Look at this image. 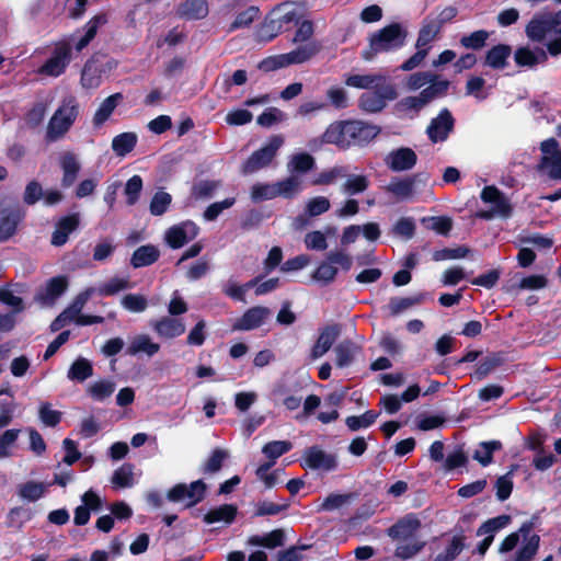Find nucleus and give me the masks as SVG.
I'll use <instances>...</instances> for the list:
<instances>
[{
	"label": "nucleus",
	"mask_w": 561,
	"mask_h": 561,
	"mask_svg": "<svg viewBox=\"0 0 561 561\" xmlns=\"http://www.w3.org/2000/svg\"><path fill=\"white\" fill-rule=\"evenodd\" d=\"M407 32L400 24L394 23L374 33L369 39V48L363 51V58L371 60L379 53H388L403 46Z\"/></svg>",
	"instance_id": "nucleus-1"
},
{
	"label": "nucleus",
	"mask_w": 561,
	"mask_h": 561,
	"mask_svg": "<svg viewBox=\"0 0 561 561\" xmlns=\"http://www.w3.org/2000/svg\"><path fill=\"white\" fill-rule=\"evenodd\" d=\"M80 112V105L76 96L66 95L51 116L48 124V135L57 138L67 133L76 122Z\"/></svg>",
	"instance_id": "nucleus-2"
},
{
	"label": "nucleus",
	"mask_w": 561,
	"mask_h": 561,
	"mask_svg": "<svg viewBox=\"0 0 561 561\" xmlns=\"http://www.w3.org/2000/svg\"><path fill=\"white\" fill-rule=\"evenodd\" d=\"M353 260L344 250L330 251L325 260L322 261L312 273V279L322 285L331 284L337 273L339 267L345 272L352 268Z\"/></svg>",
	"instance_id": "nucleus-3"
},
{
	"label": "nucleus",
	"mask_w": 561,
	"mask_h": 561,
	"mask_svg": "<svg viewBox=\"0 0 561 561\" xmlns=\"http://www.w3.org/2000/svg\"><path fill=\"white\" fill-rule=\"evenodd\" d=\"M283 144L284 138L279 135L270 138L261 149L254 151L243 163L242 172L252 174L270 165Z\"/></svg>",
	"instance_id": "nucleus-4"
},
{
	"label": "nucleus",
	"mask_w": 561,
	"mask_h": 561,
	"mask_svg": "<svg viewBox=\"0 0 561 561\" xmlns=\"http://www.w3.org/2000/svg\"><path fill=\"white\" fill-rule=\"evenodd\" d=\"M397 98V91L393 84L388 81L375 88L373 91L363 93L358 100L359 107L367 113L381 112L388 101Z\"/></svg>",
	"instance_id": "nucleus-5"
},
{
	"label": "nucleus",
	"mask_w": 561,
	"mask_h": 561,
	"mask_svg": "<svg viewBox=\"0 0 561 561\" xmlns=\"http://www.w3.org/2000/svg\"><path fill=\"white\" fill-rule=\"evenodd\" d=\"M206 491V484L202 480L194 481L190 484L179 483L169 490L167 497L173 503H184L186 507H191L199 503Z\"/></svg>",
	"instance_id": "nucleus-6"
},
{
	"label": "nucleus",
	"mask_w": 561,
	"mask_h": 561,
	"mask_svg": "<svg viewBox=\"0 0 561 561\" xmlns=\"http://www.w3.org/2000/svg\"><path fill=\"white\" fill-rule=\"evenodd\" d=\"M540 150L542 153L539 169L545 171L549 178L553 180L561 179V150L558 142L553 138L546 139L541 142Z\"/></svg>",
	"instance_id": "nucleus-7"
},
{
	"label": "nucleus",
	"mask_w": 561,
	"mask_h": 561,
	"mask_svg": "<svg viewBox=\"0 0 561 561\" xmlns=\"http://www.w3.org/2000/svg\"><path fill=\"white\" fill-rule=\"evenodd\" d=\"M481 199L492 206L491 210L481 211L479 216L491 219L494 216L507 217L512 207L508 199L494 186H486L481 193Z\"/></svg>",
	"instance_id": "nucleus-8"
},
{
	"label": "nucleus",
	"mask_w": 561,
	"mask_h": 561,
	"mask_svg": "<svg viewBox=\"0 0 561 561\" xmlns=\"http://www.w3.org/2000/svg\"><path fill=\"white\" fill-rule=\"evenodd\" d=\"M455 119L447 108H443L438 115L430 122L426 135L431 142H444L454 130Z\"/></svg>",
	"instance_id": "nucleus-9"
},
{
	"label": "nucleus",
	"mask_w": 561,
	"mask_h": 561,
	"mask_svg": "<svg viewBox=\"0 0 561 561\" xmlns=\"http://www.w3.org/2000/svg\"><path fill=\"white\" fill-rule=\"evenodd\" d=\"M302 460L304 466L312 470L329 472L337 468L336 456L322 450L318 446L306 449Z\"/></svg>",
	"instance_id": "nucleus-10"
},
{
	"label": "nucleus",
	"mask_w": 561,
	"mask_h": 561,
	"mask_svg": "<svg viewBox=\"0 0 561 561\" xmlns=\"http://www.w3.org/2000/svg\"><path fill=\"white\" fill-rule=\"evenodd\" d=\"M199 232V228L191 220L174 225L165 232V242L172 249H180L190 241L194 240Z\"/></svg>",
	"instance_id": "nucleus-11"
},
{
	"label": "nucleus",
	"mask_w": 561,
	"mask_h": 561,
	"mask_svg": "<svg viewBox=\"0 0 561 561\" xmlns=\"http://www.w3.org/2000/svg\"><path fill=\"white\" fill-rule=\"evenodd\" d=\"M70 62V47L65 44H58L50 58L38 69L39 75L58 77L65 72Z\"/></svg>",
	"instance_id": "nucleus-12"
},
{
	"label": "nucleus",
	"mask_w": 561,
	"mask_h": 561,
	"mask_svg": "<svg viewBox=\"0 0 561 561\" xmlns=\"http://www.w3.org/2000/svg\"><path fill=\"white\" fill-rule=\"evenodd\" d=\"M510 516L500 515L488 519L479 527V529L477 530V536L483 537V539L478 545L477 550L481 556H483L486 552V550L493 542L496 533L505 528L510 524Z\"/></svg>",
	"instance_id": "nucleus-13"
},
{
	"label": "nucleus",
	"mask_w": 561,
	"mask_h": 561,
	"mask_svg": "<svg viewBox=\"0 0 561 561\" xmlns=\"http://www.w3.org/2000/svg\"><path fill=\"white\" fill-rule=\"evenodd\" d=\"M380 133L376 125L360 121H346V134L350 138V146H364L370 142Z\"/></svg>",
	"instance_id": "nucleus-14"
},
{
	"label": "nucleus",
	"mask_w": 561,
	"mask_h": 561,
	"mask_svg": "<svg viewBox=\"0 0 561 561\" xmlns=\"http://www.w3.org/2000/svg\"><path fill=\"white\" fill-rule=\"evenodd\" d=\"M416 162L417 154L409 147L393 149L385 158L386 165L393 172L409 171Z\"/></svg>",
	"instance_id": "nucleus-15"
},
{
	"label": "nucleus",
	"mask_w": 561,
	"mask_h": 561,
	"mask_svg": "<svg viewBox=\"0 0 561 561\" xmlns=\"http://www.w3.org/2000/svg\"><path fill=\"white\" fill-rule=\"evenodd\" d=\"M271 311L266 307H252L248 309L232 324L233 331H251L261 327L270 317Z\"/></svg>",
	"instance_id": "nucleus-16"
},
{
	"label": "nucleus",
	"mask_w": 561,
	"mask_h": 561,
	"mask_svg": "<svg viewBox=\"0 0 561 561\" xmlns=\"http://www.w3.org/2000/svg\"><path fill=\"white\" fill-rule=\"evenodd\" d=\"M551 13L536 14L526 26V34L534 42H542L554 33Z\"/></svg>",
	"instance_id": "nucleus-17"
},
{
	"label": "nucleus",
	"mask_w": 561,
	"mask_h": 561,
	"mask_svg": "<svg viewBox=\"0 0 561 561\" xmlns=\"http://www.w3.org/2000/svg\"><path fill=\"white\" fill-rule=\"evenodd\" d=\"M420 175L407 178H393L387 185V192L391 193L398 199L409 201L415 195L414 186L419 182Z\"/></svg>",
	"instance_id": "nucleus-18"
},
{
	"label": "nucleus",
	"mask_w": 561,
	"mask_h": 561,
	"mask_svg": "<svg viewBox=\"0 0 561 561\" xmlns=\"http://www.w3.org/2000/svg\"><path fill=\"white\" fill-rule=\"evenodd\" d=\"M24 214L18 208L0 207V241L10 239L16 231Z\"/></svg>",
	"instance_id": "nucleus-19"
},
{
	"label": "nucleus",
	"mask_w": 561,
	"mask_h": 561,
	"mask_svg": "<svg viewBox=\"0 0 561 561\" xmlns=\"http://www.w3.org/2000/svg\"><path fill=\"white\" fill-rule=\"evenodd\" d=\"M150 325L163 339H174L185 332L183 321L171 317H162L159 320L152 321Z\"/></svg>",
	"instance_id": "nucleus-20"
},
{
	"label": "nucleus",
	"mask_w": 561,
	"mask_h": 561,
	"mask_svg": "<svg viewBox=\"0 0 561 561\" xmlns=\"http://www.w3.org/2000/svg\"><path fill=\"white\" fill-rule=\"evenodd\" d=\"M50 485L48 482L27 480L18 484L16 494L22 501L37 502L47 494Z\"/></svg>",
	"instance_id": "nucleus-21"
},
{
	"label": "nucleus",
	"mask_w": 561,
	"mask_h": 561,
	"mask_svg": "<svg viewBox=\"0 0 561 561\" xmlns=\"http://www.w3.org/2000/svg\"><path fill=\"white\" fill-rule=\"evenodd\" d=\"M160 351V344L156 343L148 334L135 335L126 350V353L130 356L138 354H145L148 357H152Z\"/></svg>",
	"instance_id": "nucleus-22"
},
{
	"label": "nucleus",
	"mask_w": 561,
	"mask_h": 561,
	"mask_svg": "<svg viewBox=\"0 0 561 561\" xmlns=\"http://www.w3.org/2000/svg\"><path fill=\"white\" fill-rule=\"evenodd\" d=\"M79 214L62 217L56 224V229L51 236V243L61 247L68 241V237L79 226Z\"/></svg>",
	"instance_id": "nucleus-23"
},
{
	"label": "nucleus",
	"mask_w": 561,
	"mask_h": 561,
	"mask_svg": "<svg viewBox=\"0 0 561 561\" xmlns=\"http://www.w3.org/2000/svg\"><path fill=\"white\" fill-rule=\"evenodd\" d=\"M320 48L317 42H308L289 53L282 54V58L287 66L304 64L316 56L320 51Z\"/></svg>",
	"instance_id": "nucleus-24"
},
{
	"label": "nucleus",
	"mask_w": 561,
	"mask_h": 561,
	"mask_svg": "<svg viewBox=\"0 0 561 561\" xmlns=\"http://www.w3.org/2000/svg\"><path fill=\"white\" fill-rule=\"evenodd\" d=\"M339 334L340 331L335 325H329L324 328L320 332V335L311 350V359L314 360L322 357L331 348Z\"/></svg>",
	"instance_id": "nucleus-25"
},
{
	"label": "nucleus",
	"mask_w": 561,
	"mask_h": 561,
	"mask_svg": "<svg viewBox=\"0 0 561 561\" xmlns=\"http://www.w3.org/2000/svg\"><path fill=\"white\" fill-rule=\"evenodd\" d=\"M420 528V522L416 517L408 515L388 530V535L393 539H408L414 536Z\"/></svg>",
	"instance_id": "nucleus-26"
},
{
	"label": "nucleus",
	"mask_w": 561,
	"mask_h": 561,
	"mask_svg": "<svg viewBox=\"0 0 561 561\" xmlns=\"http://www.w3.org/2000/svg\"><path fill=\"white\" fill-rule=\"evenodd\" d=\"M387 81V77L379 73L351 75L345 79L346 85L365 90H374Z\"/></svg>",
	"instance_id": "nucleus-27"
},
{
	"label": "nucleus",
	"mask_w": 561,
	"mask_h": 561,
	"mask_svg": "<svg viewBox=\"0 0 561 561\" xmlns=\"http://www.w3.org/2000/svg\"><path fill=\"white\" fill-rule=\"evenodd\" d=\"M322 140L327 144H333L341 148L350 147V138L346 134V122H336L331 124L323 133Z\"/></svg>",
	"instance_id": "nucleus-28"
},
{
	"label": "nucleus",
	"mask_w": 561,
	"mask_h": 561,
	"mask_svg": "<svg viewBox=\"0 0 561 561\" xmlns=\"http://www.w3.org/2000/svg\"><path fill=\"white\" fill-rule=\"evenodd\" d=\"M123 100L122 93H114L106 98L98 107L93 116L95 127L102 126L113 114L118 103Z\"/></svg>",
	"instance_id": "nucleus-29"
},
{
	"label": "nucleus",
	"mask_w": 561,
	"mask_h": 561,
	"mask_svg": "<svg viewBox=\"0 0 561 561\" xmlns=\"http://www.w3.org/2000/svg\"><path fill=\"white\" fill-rule=\"evenodd\" d=\"M160 256V251L152 244L139 247L133 254L130 264L135 268L153 264Z\"/></svg>",
	"instance_id": "nucleus-30"
},
{
	"label": "nucleus",
	"mask_w": 561,
	"mask_h": 561,
	"mask_svg": "<svg viewBox=\"0 0 561 561\" xmlns=\"http://www.w3.org/2000/svg\"><path fill=\"white\" fill-rule=\"evenodd\" d=\"M180 15L187 20L204 19L208 14L206 0H185L179 9Z\"/></svg>",
	"instance_id": "nucleus-31"
},
{
	"label": "nucleus",
	"mask_w": 561,
	"mask_h": 561,
	"mask_svg": "<svg viewBox=\"0 0 561 561\" xmlns=\"http://www.w3.org/2000/svg\"><path fill=\"white\" fill-rule=\"evenodd\" d=\"M67 287L68 282L66 277H54L47 283L44 293L38 296V299L45 304H53L66 291Z\"/></svg>",
	"instance_id": "nucleus-32"
},
{
	"label": "nucleus",
	"mask_w": 561,
	"mask_h": 561,
	"mask_svg": "<svg viewBox=\"0 0 561 561\" xmlns=\"http://www.w3.org/2000/svg\"><path fill=\"white\" fill-rule=\"evenodd\" d=\"M129 288H131V285L126 276H114L95 287L96 294L100 296H114Z\"/></svg>",
	"instance_id": "nucleus-33"
},
{
	"label": "nucleus",
	"mask_w": 561,
	"mask_h": 561,
	"mask_svg": "<svg viewBox=\"0 0 561 561\" xmlns=\"http://www.w3.org/2000/svg\"><path fill=\"white\" fill-rule=\"evenodd\" d=\"M134 465L124 463L118 469H116L112 476V483L115 488L125 489L131 488L136 484L137 478L134 472Z\"/></svg>",
	"instance_id": "nucleus-34"
},
{
	"label": "nucleus",
	"mask_w": 561,
	"mask_h": 561,
	"mask_svg": "<svg viewBox=\"0 0 561 561\" xmlns=\"http://www.w3.org/2000/svg\"><path fill=\"white\" fill-rule=\"evenodd\" d=\"M357 352L358 347L352 341L346 340L339 343L334 347V353L336 356V366L340 368L350 366L353 363Z\"/></svg>",
	"instance_id": "nucleus-35"
},
{
	"label": "nucleus",
	"mask_w": 561,
	"mask_h": 561,
	"mask_svg": "<svg viewBox=\"0 0 561 561\" xmlns=\"http://www.w3.org/2000/svg\"><path fill=\"white\" fill-rule=\"evenodd\" d=\"M256 285V279H252L243 285L237 283L236 279L229 278L222 285V293L229 298L245 302V294L249 289Z\"/></svg>",
	"instance_id": "nucleus-36"
},
{
	"label": "nucleus",
	"mask_w": 561,
	"mask_h": 561,
	"mask_svg": "<svg viewBox=\"0 0 561 561\" xmlns=\"http://www.w3.org/2000/svg\"><path fill=\"white\" fill-rule=\"evenodd\" d=\"M512 49L508 45L499 44L492 47L485 56V65L494 69H503Z\"/></svg>",
	"instance_id": "nucleus-37"
},
{
	"label": "nucleus",
	"mask_w": 561,
	"mask_h": 561,
	"mask_svg": "<svg viewBox=\"0 0 561 561\" xmlns=\"http://www.w3.org/2000/svg\"><path fill=\"white\" fill-rule=\"evenodd\" d=\"M284 534L282 530L276 529L263 536H251L247 545L250 547H264L267 549H274L283 545Z\"/></svg>",
	"instance_id": "nucleus-38"
},
{
	"label": "nucleus",
	"mask_w": 561,
	"mask_h": 561,
	"mask_svg": "<svg viewBox=\"0 0 561 561\" xmlns=\"http://www.w3.org/2000/svg\"><path fill=\"white\" fill-rule=\"evenodd\" d=\"M22 291L16 288H12L11 286H5L0 288V302L10 307L12 312L10 314H15L24 309L23 300L19 296Z\"/></svg>",
	"instance_id": "nucleus-39"
},
{
	"label": "nucleus",
	"mask_w": 561,
	"mask_h": 561,
	"mask_svg": "<svg viewBox=\"0 0 561 561\" xmlns=\"http://www.w3.org/2000/svg\"><path fill=\"white\" fill-rule=\"evenodd\" d=\"M102 81V70L93 61H88L81 73V85L83 89H96Z\"/></svg>",
	"instance_id": "nucleus-40"
},
{
	"label": "nucleus",
	"mask_w": 561,
	"mask_h": 561,
	"mask_svg": "<svg viewBox=\"0 0 561 561\" xmlns=\"http://www.w3.org/2000/svg\"><path fill=\"white\" fill-rule=\"evenodd\" d=\"M237 514V508L233 505H221L217 508H214L209 511L205 517L204 520L207 524H215V523H225L230 524L233 522Z\"/></svg>",
	"instance_id": "nucleus-41"
},
{
	"label": "nucleus",
	"mask_w": 561,
	"mask_h": 561,
	"mask_svg": "<svg viewBox=\"0 0 561 561\" xmlns=\"http://www.w3.org/2000/svg\"><path fill=\"white\" fill-rule=\"evenodd\" d=\"M533 530V523H524L519 529L510 534L500 545L499 552L506 553L514 550L519 543L520 539L524 540Z\"/></svg>",
	"instance_id": "nucleus-42"
},
{
	"label": "nucleus",
	"mask_w": 561,
	"mask_h": 561,
	"mask_svg": "<svg viewBox=\"0 0 561 561\" xmlns=\"http://www.w3.org/2000/svg\"><path fill=\"white\" fill-rule=\"evenodd\" d=\"M540 538L538 535L529 534L518 548L514 561H530L537 553Z\"/></svg>",
	"instance_id": "nucleus-43"
},
{
	"label": "nucleus",
	"mask_w": 561,
	"mask_h": 561,
	"mask_svg": "<svg viewBox=\"0 0 561 561\" xmlns=\"http://www.w3.org/2000/svg\"><path fill=\"white\" fill-rule=\"evenodd\" d=\"M93 375V367L90 360L83 357L76 359L70 366L67 377L70 380L83 382Z\"/></svg>",
	"instance_id": "nucleus-44"
},
{
	"label": "nucleus",
	"mask_w": 561,
	"mask_h": 561,
	"mask_svg": "<svg viewBox=\"0 0 561 561\" xmlns=\"http://www.w3.org/2000/svg\"><path fill=\"white\" fill-rule=\"evenodd\" d=\"M440 32V23L428 22L422 26L419 32L415 47L416 49L428 48L431 43L434 42Z\"/></svg>",
	"instance_id": "nucleus-45"
},
{
	"label": "nucleus",
	"mask_w": 561,
	"mask_h": 561,
	"mask_svg": "<svg viewBox=\"0 0 561 561\" xmlns=\"http://www.w3.org/2000/svg\"><path fill=\"white\" fill-rule=\"evenodd\" d=\"M276 195L290 198L298 194L301 190V180L291 174L290 176L275 183Z\"/></svg>",
	"instance_id": "nucleus-46"
},
{
	"label": "nucleus",
	"mask_w": 561,
	"mask_h": 561,
	"mask_svg": "<svg viewBox=\"0 0 561 561\" xmlns=\"http://www.w3.org/2000/svg\"><path fill=\"white\" fill-rule=\"evenodd\" d=\"M514 58L518 66L534 67L546 59V53L541 49L533 51L529 48L520 47L515 51Z\"/></svg>",
	"instance_id": "nucleus-47"
},
{
	"label": "nucleus",
	"mask_w": 561,
	"mask_h": 561,
	"mask_svg": "<svg viewBox=\"0 0 561 561\" xmlns=\"http://www.w3.org/2000/svg\"><path fill=\"white\" fill-rule=\"evenodd\" d=\"M136 142V134L123 133L114 137L112 141V149L117 156L124 157L135 148Z\"/></svg>",
	"instance_id": "nucleus-48"
},
{
	"label": "nucleus",
	"mask_w": 561,
	"mask_h": 561,
	"mask_svg": "<svg viewBox=\"0 0 561 561\" xmlns=\"http://www.w3.org/2000/svg\"><path fill=\"white\" fill-rule=\"evenodd\" d=\"M115 390V382L110 379H102L92 382L88 387V393L95 401H103L111 397Z\"/></svg>",
	"instance_id": "nucleus-49"
},
{
	"label": "nucleus",
	"mask_w": 561,
	"mask_h": 561,
	"mask_svg": "<svg viewBox=\"0 0 561 561\" xmlns=\"http://www.w3.org/2000/svg\"><path fill=\"white\" fill-rule=\"evenodd\" d=\"M502 444L499 440L482 442L473 454V459L483 467L492 462V454L501 449Z\"/></svg>",
	"instance_id": "nucleus-50"
},
{
	"label": "nucleus",
	"mask_w": 561,
	"mask_h": 561,
	"mask_svg": "<svg viewBox=\"0 0 561 561\" xmlns=\"http://www.w3.org/2000/svg\"><path fill=\"white\" fill-rule=\"evenodd\" d=\"M61 168L64 171L62 184L65 186H70L75 182L80 170V164L75 154H65L61 159Z\"/></svg>",
	"instance_id": "nucleus-51"
},
{
	"label": "nucleus",
	"mask_w": 561,
	"mask_h": 561,
	"mask_svg": "<svg viewBox=\"0 0 561 561\" xmlns=\"http://www.w3.org/2000/svg\"><path fill=\"white\" fill-rule=\"evenodd\" d=\"M105 23L106 16L104 14H99L91 19L84 27V36L81 37L76 45L77 50L83 49L94 38L98 28Z\"/></svg>",
	"instance_id": "nucleus-52"
},
{
	"label": "nucleus",
	"mask_w": 561,
	"mask_h": 561,
	"mask_svg": "<svg viewBox=\"0 0 561 561\" xmlns=\"http://www.w3.org/2000/svg\"><path fill=\"white\" fill-rule=\"evenodd\" d=\"M33 514L30 508L15 506L7 514V526L10 528H21L25 523L31 520Z\"/></svg>",
	"instance_id": "nucleus-53"
},
{
	"label": "nucleus",
	"mask_w": 561,
	"mask_h": 561,
	"mask_svg": "<svg viewBox=\"0 0 561 561\" xmlns=\"http://www.w3.org/2000/svg\"><path fill=\"white\" fill-rule=\"evenodd\" d=\"M347 175L346 169L344 167H333L328 170H323L319 174H317L311 181L312 185H331L336 182L340 178H345Z\"/></svg>",
	"instance_id": "nucleus-54"
},
{
	"label": "nucleus",
	"mask_w": 561,
	"mask_h": 561,
	"mask_svg": "<svg viewBox=\"0 0 561 561\" xmlns=\"http://www.w3.org/2000/svg\"><path fill=\"white\" fill-rule=\"evenodd\" d=\"M21 434V430L11 428L0 435V459L9 458L13 455L12 449Z\"/></svg>",
	"instance_id": "nucleus-55"
},
{
	"label": "nucleus",
	"mask_w": 561,
	"mask_h": 561,
	"mask_svg": "<svg viewBox=\"0 0 561 561\" xmlns=\"http://www.w3.org/2000/svg\"><path fill=\"white\" fill-rule=\"evenodd\" d=\"M313 165V157L310 156L309 153L302 152L294 154L289 160L287 168L290 173H306L307 171L311 170Z\"/></svg>",
	"instance_id": "nucleus-56"
},
{
	"label": "nucleus",
	"mask_w": 561,
	"mask_h": 561,
	"mask_svg": "<svg viewBox=\"0 0 561 561\" xmlns=\"http://www.w3.org/2000/svg\"><path fill=\"white\" fill-rule=\"evenodd\" d=\"M96 294L95 287H88L76 296L72 304L66 309V316H70L72 319L77 318L88 300Z\"/></svg>",
	"instance_id": "nucleus-57"
},
{
	"label": "nucleus",
	"mask_w": 561,
	"mask_h": 561,
	"mask_svg": "<svg viewBox=\"0 0 561 561\" xmlns=\"http://www.w3.org/2000/svg\"><path fill=\"white\" fill-rule=\"evenodd\" d=\"M291 448L293 445L288 440H272L263 446L262 453L268 459L276 461L277 458L288 453Z\"/></svg>",
	"instance_id": "nucleus-58"
},
{
	"label": "nucleus",
	"mask_w": 561,
	"mask_h": 561,
	"mask_svg": "<svg viewBox=\"0 0 561 561\" xmlns=\"http://www.w3.org/2000/svg\"><path fill=\"white\" fill-rule=\"evenodd\" d=\"M424 295H417L415 297H393L389 301V310L391 314L397 316L402 311L411 308L412 306L419 305L422 302Z\"/></svg>",
	"instance_id": "nucleus-59"
},
{
	"label": "nucleus",
	"mask_w": 561,
	"mask_h": 561,
	"mask_svg": "<svg viewBox=\"0 0 561 561\" xmlns=\"http://www.w3.org/2000/svg\"><path fill=\"white\" fill-rule=\"evenodd\" d=\"M121 305L130 312L139 313L147 309L148 300L139 294H127L122 298Z\"/></svg>",
	"instance_id": "nucleus-60"
},
{
	"label": "nucleus",
	"mask_w": 561,
	"mask_h": 561,
	"mask_svg": "<svg viewBox=\"0 0 561 561\" xmlns=\"http://www.w3.org/2000/svg\"><path fill=\"white\" fill-rule=\"evenodd\" d=\"M377 417L378 413L375 411H366L359 416H347L345 423L351 431H358L359 428H365L374 424Z\"/></svg>",
	"instance_id": "nucleus-61"
},
{
	"label": "nucleus",
	"mask_w": 561,
	"mask_h": 561,
	"mask_svg": "<svg viewBox=\"0 0 561 561\" xmlns=\"http://www.w3.org/2000/svg\"><path fill=\"white\" fill-rule=\"evenodd\" d=\"M330 201L325 196H316L307 201L306 203V214L309 217H317L330 209Z\"/></svg>",
	"instance_id": "nucleus-62"
},
{
	"label": "nucleus",
	"mask_w": 561,
	"mask_h": 561,
	"mask_svg": "<svg viewBox=\"0 0 561 561\" xmlns=\"http://www.w3.org/2000/svg\"><path fill=\"white\" fill-rule=\"evenodd\" d=\"M368 179L365 175H350L342 186V191L348 195L364 192L368 187Z\"/></svg>",
	"instance_id": "nucleus-63"
},
{
	"label": "nucleus",
	"mask_w": 561,
	"mask_h": 561,
	"mask_svg": "<svg viewBox=\"0 0 561 561\" xmlns=\"http://www.w3.org/2000/svg\"><path fill=\"white\" fill-rule=\"evenodd\" d=\"M463 549L461 538L454 537L447 547L435 556V561H453Z\"/></svg>",
	"instance_id": "nucleus-64"
}]
</instances>
